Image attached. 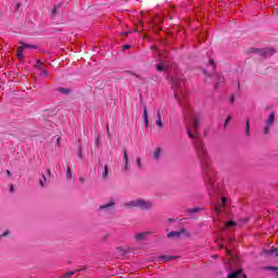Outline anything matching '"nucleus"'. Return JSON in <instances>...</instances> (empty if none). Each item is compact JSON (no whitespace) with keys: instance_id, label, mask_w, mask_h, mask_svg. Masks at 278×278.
<instances>
[{"instance_id":"32","label":"nucleus","mask_w":278,"mask_h":278,"mask_svg":"<svg viewBox=\"0 0 278 278\" xmlns=\"http://www.w3.org/2000/svg\"><path fill=\"white\" fill-rule=\"evenodd\" d=\"M137 166L138 168H142V163H140V157L137 159Z\"/></svg>"},{"instance_id":"31","label":"nucleus","mask_w":278,"mask_h":278,"mask_svg":"<svg viewBox=\"0 0 278 278\" xmlns=\"http://www.w3.org/2000/svg\"><path fill=\"white\" fill-rule=\"evenodd\" d=\"M199 210H201V208L194 207V208L190 210L189 212H190L191 214H197V212H199Z\"/></svg>"},{"instance_id":"33","label":"nucleus","mask_w":278,"mask_h":278,"mask_svg":"<svg viewBox=\"0 0 278 278\" xmlns=\"http://www.w3.org/2000/svg\"><path fill=\"white\" fill-rule=\"evenodd\" d=\"M41 74H42L45 77L49 76V72H47V70H42V71H41Z\"/></svg>"},{"instance_id":"34","label":"nucleus","mask_w":278,"mask_h":278,"mask_svg":"<svg viewBox=\"0 0 278 278\" xmlns=\"http://www.w3.org/2000/svg\"><path fill=\"white\" fill-rule=\"evenodd\" d=\"M78 157H83V154H81V148L79 147V149H78Z\"/></svg>"},{"instance_id":"36","label":"nucleus","mask_w":278,"mask_h":278,"mask_svg":"<svg viewBox=\"0 0 278 278\" xmlns=\"http://www.w3.org/2000/svg\"><path fill=\"white\" fill-rule=\"evenodd\" d=\"M229 101H230V103H233V101H236V98L233 96H231Z\"/></svg>"},{"instance_id":"46","label":"nucleus","mask_w":278,"mask_h":278,"mask_svg":"<svg viewBox=\"0 0 278 278\" xmlns=\"http://www.w3.org/2000/svg\"><path fill=\"white\" fill-rule=\"evenodd\" d=\"M123 34V36H127V33H122Z\"/></svg>"},{"instance_id":"49","label":"nucleus","mask_w":278,"mask_h":278,"mask_svg":"<svg viewBox=\"0 0 278 278\" xmlns=\"http://www.w3.org/2000/svg\"><path fill=\"white\" fill-rule=\"evenodd\" d=\"M80 181H84V178H80Z\"/></svg>"},{"instance_id":"14","label":"nucleus","mask_w":278,"mask_h":278,"mask_svg":"<svg viewBox=\"0 0 278 278\" xmlns=\"http://www.w3.org/2000/svg\"><path fill=\"white\" fill-rule=\"evenodd\" d=\"M124 170H129V155L127 154V150L124 151Z\"/></svg>"},{"instance_id":"43","label":"nucleus","mask_w":278,"mask_h":278,"mask_svg":"<svg viewBox=\"0 0 278 278\" xmlns=\"http://www.w3.org/2000/svg\"><path fill=\"white\" fill-rule=\"evenodd\" d=\"M18 8H21V3H17L16 10H18Z\"/></svg>"},{"instance_id":"38","label":"nucleus","mask_w":278,"mask_h":278,"mask_svg":"<svg viewBox=\"0 0 278 278\" xmlns=\"http://www.w3.org/2000/svg\"><path fill=\"white\" fill-rule=\"evenodd\" d=\"M8 233H10V232L5 231L4 233H2V235L0 236V238H3V237H5V236H8Z\"/></svg>"},{"instance_id":"8","label":"nucleus","mask_w":278,"mask_h":278,"mask_svg":"<svg viewBox=\"0 0 278 278\" xmlns=\"http://www.w3.org/2000/svg\"><path fill=\"white\" fill-rule=\"evenodd\" d=\"M215 68H216V65L214 64V60H210L207 70H204V75H206L207 77H212V74L214 73Z\"/></svg>"},{"instance_id":"41","label":"nucleus","mask_w":278,"mask_h":278,"mask_svg":"<svg viewBox=\"0 0 278 278\" xmlns=\"http://www.w3.org/2000/svg\"><path fill=\"white\" fill-rule=\"evenodd\" d=\"M99 142H100V139H99V137H97L96 138V144H99Z\"/></svg>"},{"instance_id":"10","label":"nucleus","mask_w":278,"mask_h":278,"mask_svg":"<svg viewBox=\"0 0 278 278\" xmlns=\"http://www.w3.org/2000/svg\"><path fill=\"white\" fill-rule=\"evenodd\" d=\"M212 79H214V83H215V90H218V86H220V84L225 81V78L218 74H214L212 76Z\"/></svg>"},{"instance_id":"6","label":"nucleus","mask_w":278,"mask_h":278,"mask_svg":"<svg viewBox=\"0 0 278 278\" xmlns=\"http://www.w3.org/2000/svg\"><path fill=\"white\" fill-rule=\"evenodd\" d=\"M206 181L210 194L218 193V188H216V182L214 181V178H212V176L208 175Z\"/></svg>"},{"instance_id":"17","label":"nucleus","mask_w":278,"mask_h":278,"mask_svg":"<svg viewBox=\"0 0 278 278\" xmlns=\"http://www.w3.org/2000/svg\"><path fill=\"white\" fill-rule=\"evenodd\" d=\"M160 262H170V260H177V256H166V255H161L159 257Z\"/></svg>"},{"instance_id":"35","label":"nucleus","mask_w":278,"mask_h":278,"mask_svg":"<svg viewBox=\"0 0 278 278\" xmlns=\"http://www.w3.org/2000/svg\"><path fill=\"white\" fill-rule=\"evenodd\" d=\"M36 66H37V67H40V66H42V62H40V61H37V62H36Z\"/></svg>"},{"instance_id":"4","label":"nucleus","mask_w":278,"mask_h":278,"mask_svg":"<svg viewBox=\"0 0 278 278\" xmlns=\"http://www.w3.org/2000/svg\"><path fill=\"white\" fill-rule=\"evenodd\" d=\"M20 45L21 46L17 48V59L18 60L25 59V51H27V49H36V46H34L31 43L20 42Z\"/></svg>"},{"instance_id":"44","label":"nucleus","mask_w":278,"mask_h":278,"mask_svg":"<svg viewBox=\"0 0 278 278\" xmlns=\"http://www.w3.org/2000/svg\"><path fill=\"white\" fill-rule=\"evenodd\" d=\"M276 255L278 256V249L275 250Z\"/></svg>"},{"instance_id":"48","label":"nucleus","mask_w":278,"mask_h":278,"mask_svg":"<svg viewBox=\"0 0 278 278\" xmlns=\"http://www.w3.org/2000/svg\"><path fill=\"white\" fill-rule=\"evenodd\" d=\"M51 172L48 169V175L50 174Z\"/></svg>"},{"instance_id":"45","label":"nucleus","mask_w":278,"mask_h":278,"mask_svg":"<svg viewBox=\"0 0 278 278\" xmlns=\"http://www.w3.org/2000/svg\"><path fill=\"white\" fill-rule=\"evenodd\" d=\"M228 255H231V251L227 250Z\"/></svg>"},{"instance_id":"40","label":"nucleus","mask_w":278,"mask_h":278,"mask_svg":"<svg viewBox=\"0 0 278 278\" xmlns=\"http://www.w3.org/2000/svg\"><path fill=\"white\" fill-rule=\"evenodd\" d=\"M106 134L110 136V126L106 127Z\"/></svg>"},{"instance_id":"11","label":"nucleus","mask_w":278,"mask_h":278,"mask_svg":"<svg viewBox=\"0 0 278 278\" xmlns=\"http://www.w3.org/2000/svg\"><path fill=\"white\" fill-rule=\"evenodd\" d=\"M236 225H238L236 222L230 220V222L222 223L218 227L219 229L225 230V229H229V227H236Z\"/></svg>"},{"instance_id":"13","label":"nucleus","mask_w":278,"mask_h":278,"mask_svg":"<svg viewBox=\"0 0 278 278\" xmlns=\"http://www.w3.org/2000/svg\"><path fill=\"white\" fill-rule=\"evenodd\" d=\"M227 203V198H222V204H217L215 206V212L217 214H220V212H223V206Z\"/></svg>"},{"instance_id":"20","label":"nucleus","mask_w":278,"mask_h":278,"mask_svg":"<svg viewBox=\"0 0 278 278\" xmlns=\"http://www.w3.org/2000/svg\"><path fill=\"white\" fill-rule=\"evenodd\" d=\"M250 131H251V121L247 119L245 121V135L249 136Z\"/></svg>"},{"instance_id":"30","label":"nucleus","mask_w":278,"mask_h":278,"mask_svg":"<svg viewBox=\"0 0 278 278\" xmlns=\"http://www.w3.org/2000/svg\"><path fill=\"white\" fill-rule=\"evenodd\" d=\"M229 121H231V115L227 116L224 127H227V124L229 123Z\"/></svg>"},{"instance_id":"25","label":"nucleus","mask_w":278,"mask_h":278,"mask_svg":"<svg viewBox=\"0 0 278 278\" xmlns=\"http://www.w3.org/2000/svg\"><path fill=\"white\" fill-rule=\"evenodd\" d=\"M39 184L41 187H45V184H47V177L43 176V179H40Z\"/></svg>"},{"instance_id":"37","label":"nucleus","mask_w":278,"mask_h":278,"mask_svg":"<svg viewBox=\"0 0 278 278\" xmlns=\"http://www.w3.org/2000/svg\"><path fill=\"white\" fill-rule=\"evenodd\" d=\"M10 192H14V186L13 185L10 186Z\"/></svg>"},{"instance_id":"28","label":"nucleus","mask_w":278,"mask_h":278,"mask_svg":"<svg viewBox=\"0 0 278 278\" xmlns=\"http://www.w3.org/2000/svg\"><path fill=\"white\" fill-rule=\"evenodd\" d=\"M75 275V271H67L64 274V277H73Z\"/></svg>"},{"instance_id":"12","label":"nucleus","mask_w":278,"mask_h":278,"mask_svg":"<svg viewBox=\"0 0 278 278\" xmlns=\"http://www.w3.org/2000/svg\"><path fill=\"white\" fill-rule=\"evenodd\" d=\"M147 236H151V232L149 231L140 232V233H137L135 238L138 242H142V240H147Z\"/></svg>"},{"instance_id":"1","label":"nucleus","mask_w":278,"mask_h":278,"mask_svg":"<svg viewBox=\"0 0 278 278\" xmlns=\"http://www.w3.org/2000/svg\"><path fill=\"white\" fill-rule=\"evenodd\" d=\"M199 129V119L194 118L193 124L187 125V134L191 140H193V146L195 147V151L198 153V157L203 168H207L210 166V156L207 155V151L205 150V144L199 137L197 132Z\"/></svg>"},{"instance_id":"2","label":"nucleus","mask_w":278,"mask_h":278,"mask_svg":"<svg viewBox=\"0 0 278 278\" xmlns=\"http://www.w3.org/2000/svg\"><path fill=\"white\" fill-rule=\"evenodd\" d=\"M182 86H186V80L184 78L176 76L172 79V88H174V97L175 99H177L180 106L182 104L179 98V92L177 90H179V88H181Z\"/></svg>"},{"instance_id":"22","label":"nucleus","mask_w":278,"mask_h":278,"mask_svg":"<svg viewBox=\"0 0 278 278\" xmlns=\"http://www.w3.org/2000/svg\"><path fill=\"white\" fill-rule=\"evenodd\" d=\"M59 92H62L63 94H68V92H71V90H68L64 87H61V88H59Z\"/></svg>"},{"instance_id":"5","label":"nucleus","mask_w":278,"mask_h":278,"mask_svg":"<svg viewBox=\"0 0 278 278\" xmlns=\"http://www.w3.org/2000/svg\"><path fill=\"white\" fill-rule=\"evenodd\" d=\"M275 125V112H271L265 122L264 134H269L270 127Z\"/></svg>"},{"instance_id":"18","label":"nucleus","mask_w":278,"mask_h":278,"mask_svg":"<svg viewBox=\"0 0 278 278\" xmlns=\"http://www.w3.org/2000/svg\"><path fill=\"white\" fill-rule=\"evenodd\" d=\"M161 155H162V149L161 148H156L154 150V153H153L154 160H160Z\"/></svg>"},{"instance_id":"39","label":"nucleus","mask_w":278,"mask_h":278,"mask_svg":"<svg viewBox=\"0 0 278 278\" xmlns=\"http://www.w3.org/2000/svg\"><path fill=\"white\" fill-rule=\"evenodd\" d=\"M130 48H131V46H129V45L124 46V49H130Z\"/></svg>"},{"instance_id":"3","label":"nucleus","mask_w":278,"mask_h":278,"mask_svg":"<svg viewBox=\"0 0 278 278\" xmlns=\"http://www.w3.org/2000/svg\"><path fill=\"white\" fill-rule=\"evenodd\" d=\"M126 207H139V210H151L153 203L151 201L137 199L126 203Z\"/></svg>"},{"instance_id":"47","label":"nucleus","mask_w":278,"mask_h":278,"mask_svg":"<svg viewBox=\"0 0 278 278\" xmlns=\"http://www.w3.org/2000/svg\"><path fill=\"white\" fill-rule=\"evenodd\" d=\"M7 175H10V170H7Z\"/></svg>"},{"instance_id":"29","label":"nucleus","mask_w":278,"mask_h":278,"mask_svg":"<svg viewBox=\"0 0 278 278\" xmlns=\"http://www.w3.org/2000/svg\"><path fill=\"white\" fill-rule=\"evenodd\" d=\"M156 118L160 119V121H162V111L159 110V111L156 112Z\"/></svg>"},{"instance_id":"16","label":"nucleus","mask_w":278,"mask_h":278,"mask_svg":"<svg viewBox=\"0 0 278 278\" xmlns=\"http://www.w3.org/2000/svg\"><path fill=\"white\" fill-rule=\"evenodd\" d=\"M143 121L146 127H149V113L147 112V106L143 108Z\"/></svg>"},{"instance_id":"9","label":"nucleus","mask_w":278,"mask_h":278,"mask_svg":"<svg viewBox=\"0 0 278 278\" xmlns=\"http://www.w3.org/2000/svg\"><path fill=\"white\" fill-rule=\"evenodd\" d=\"M256 53H258V55H274L275 53V49L273 48H264V49H260V50H256Z\"/></svg>"},{"instance_id":"27","label":"nucleus","mask_w":278,"mask_h":278,"mask_svg":"<svg viewBox=\"0 0 278 278\" xmlns=\"http://www.w3.org/2000/svg\"><path fill=\"white\" fill-rule=\"evenodd\" d=\"M66 177L67 179H71V177H73V175L71 174V167L67 168Z\"/></svg>"},{"instance_id":"19","label":"nucleus","mask_w":278,"mask_h":278,"mask_svg":"<svg viewBox=\"0 0 278 278\" xmlns=\"http://www.w3.org/2000/svg\"><path fill=\"white\" fill-rule=\"evenodd\" d=\"M179 236H181L179 231H170L167 233V238H179Z\"/></svg>"},{"instance_id":"24","label":"nucleus","mask_w":278,"mask_h":278,"mask_svg":"<svg viewBox=\"0 0 278 278\" xmlns=\"http://www.w3.org/2000/svg\"><path fill=\"white\" fill-rule=\"evenodd\" d=\"M60 9V5H56L52 9V16H55L58 14V10Z\"/></svg>"},{"instance_id":"15","label":"nucleus","mask_w":278,"mask_h":278,"mask_svg":"<svg viewBox=\"0 0 278 278\" xmlns=\"http://www.w3.org/2000/svg\"><path fill=\"white\" fill-rule=\"evenodd\" d=\"M156 71H159V73H162V71H166V63L164 61H161L160 63H157Z\"/></svg>"},{"instance_id":"23","label":"nucleus","mask_w":278,"mask_h":278,"mask_svg":"<svg viewBox=\"0 0 278 278\" xmlns=\"http://www.w3.org/2000/svg\"><path fill=\"white\" fill-rule=\"evenodd\" d=\"M108 170H109V167H108V165H105L104 166V172L102 173L103 179H105L108 177Z\"/></svg>"},{"instance_id":"26","label":"nucleus","mask_w":278,"mask_h":278,"mask_svg":"<svg viewBox=\"0 0 278 278\" xmlns=\"http://www.w3.org/2000/svg\"><path fill=\"white\" fill-rule=\"evenodd\" d=\"M156 126H159L160 129H162V127H164V124L162 123V119H156Z\"/></svg>"},{"instance_id":"42","label":"nucleus","mask_w":278,"mask_h":278,"mask_svg":"<svg viewBox=\"0 0 278 278\" xmlns=\"http://www.w3.org/2000/svg\"><path fill=\"white\" fill-rule=\"evenodd\" d=\"M269 270H277V267H268Z\"/></svg>"},{"instance_id":"7","label":"nucleus","mask_w":278,"mask_h":278,"mask_svg":"<svg viewBox=\"0 0 278 278\" xmlns=\"http://www.w3.org/2000/svg\"><path fill=\"white\" fill-rule=\"evenodd\" d=\"M227 278H247V274H244V270L242 268H239L235 271L229 273Z\"/></svg>"},{"instance_id":"21","label":"nucleus","mask_w":278,"mask_h":278,"mask_svg":"<svg viewBox=\"0 0 278 278\" xmlns=\"http://www.w3.org/2000/svg\"><path fill=\"white\" fill-rule=\"evenodd\" d=\"M112 205H114V201H110V203L100 206V210H110V207H112Z\"/></svg>"}]
</instances>
